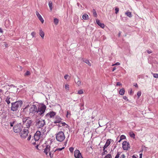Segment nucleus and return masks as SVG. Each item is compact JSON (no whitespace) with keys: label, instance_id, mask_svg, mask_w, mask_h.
Here are the masks:
<instances>
[{"label":"nucleus","instance_id":"412c9836","mask_svg":"<svg viewBox=\"0 0 158 158\" xmlns=\"http://www.w3.org/2000/svg\"><path fill=\"white\" fill-rule=\"evenodd\" d=\"M37 17L38 18L39 20L42 23H43L44 22V20L43 19L42 17L40 15H39V16H37Z\"/></svg>","mask_w":158,"mask_h":158},{"label":"nucleus","instance_id":"9d476101","mask_svg":"<svg viewBox=\"0 0 158 158\" xmlns=\"http://www.w3.org/2000/svg\"><path fill=\"white\" fill-rule=\"evenodd\" d=\"M41 134L40 131H38L34 135V139L35 141H38L40 139Z\"/></svg>","mask_w":158,"mask_h":158},{"label":"nucleus","instance_id":"ea45409f","mask_svg":"<svg viewBox=\"0 0 158 158\" xmlns=\"http://www.w3.org/2000/svg\"><path fill=\"white\" fill-rule=\"evenodd\" d=\"M83 92L82 90H79L78 91V94H83Z\"/></svg>","mask_w":158,"mask_h":158},{"label":"nucleus","instance_id":"f8f14e48","mask_svg":"<svg viewBox=\"0 0 158 158\" xmlns=\"http://www.w3.org/2000/svg\"><path fill=\"white\" fill-rule=\"evenodd\" d=\"M50 146L49 145H46V148L44 150V152L47 155H48V152H50Z\"/></svg>","mask_w":158,"mask_h":158},{"label":"nucleus","instance_id":"8fccbe9b","mask_svg":"<svg viewBox=\"0 0 158 158\" xmlns=\"http://www.w3.org/2000/svg\"><path fill=\"white\" fill-rule=\"evenodd\" d=\"M35 14H36V15H37V17L38 16H39V15H40L39 13L37 11H36V12H35Z\"/></svg>","mask_w":158,"mask_h":158},{"label":"nucleus","instance_id":"ddd939ff","mask_svg":"<svg viewBox=\"0 0 158 158\" xmlns=\"http://www.w3.org/2000/svg\"><path fill=\"white\" fill-rule=\"evenodd\" d=\"M96 21L97 23L98 24V25L100 26L101 28H104L105 27L104 24L103 23H101L99 20L98 19H96Z\"/></svg>","mask_w":158,"mask_h":158},{"label":"nucleus","instance_id":"a19ab883","mask_svg":"<svg viewBox=\"0 0 158 158\" xmlns=\"http://www.w3.org/2000/svg\"><path fill=\"white\" fill-rule=\"evenodd\" d=\"M141 92L138 91L137 92V96L138 98H139V97L141 95Z\"/></svg>","mask_w":158,"mask_h":158},{"label":"nucleus","instance_id":"b1692460","mask_svg":"<svg viewBox=\"0 0 158 158\" xmlns=\"http://www.w3.org/2000/svg\"><path fill=\"white\" fill-rule=\"evenodd\" d=\"M77 78L78 81L77 82H76V81H75V82L78 86H80L81 85V81L80 80V79L78 77H77Z\"/></svg>","mask_w":158,"mask_h":158},{"label":"nucleus","instance_id":"6e6d98bb","mask_svg":"<svg viewBox=\"0 0 158 158\" xmlns=\"http://www.w3.org/2000/svg\"><path fill=\"white\" fill-rule=\"evenodd\" d=\"M142 154L141 153L139 154V158H142Z\"/></svg>","mask_w":158,"mask_h":158},{"label":"nucleus","instance_id":"864d4df0","mask_svg":"<svg viewBox=\"0 0 158 158\" xmlns=\"http://www.w3.org/2000/svg\"><path fill=\"white\" fill-rule=\"evenodd\" d=\"M132 92V89H131V90H130V91L129 92V94H131Z\"/></svg>","mask_w":158,"mask_h":158},{"label":"nucleus","instance_id":"dca6fc26","mask_svg":"<svg viewBox=\"0 0 158 158\" xmlns=\"http://www.w3.org/2000/svg\"><path fill=\"white\" fill-rule=\"evenodd\" d=\"M12 99V98L8 97L6 98L5 101L9 105Z\"/></svg>","mask_w":158,"mask_h":158},{"label":"nucleus","instance_id":"c03bdc74","mask_svg":"<svg viewBox=\"0 0 158 158\" xmlns=\"http://www.w3.org/2000/svg\"><path fill=\"white\" fill-rule=\"evenodd\" d=\"M125 138L126 137L124 135H122L120 136V138L122 140L123 139H125Z\"/></svg>","mask_w":158,"mask_h":158},{"label":"nucleus","instance_id":"a18cd8bd","mask_svg":"<svg viewBox=\"0 0 158 158\" xmlns=\"http://www.w3.org/2000/svg\"><path fill=\"white\" fill-rule=\"evenodd\" d=\"M60 124V125H60V126H64L66 125V124L64 122Z\"/></svg>","mask_w":158,"mask_h":158},{"label":"nucleus","instance_id":"774afa93","mask_svg":"<svg viewBox=\"0 0 158 158\" xmlns=\"http://www.w3.org/2000/svg\"><path fill=\"white\" fill-rule=\"evenodd\" d=\"M133 158H136V157L134 155L132 156Z\"/></svg>","mask_w":158,"mask_h":158},{"label":"nucleus","instance_id":"052dcab7","mask_svg":"<svg viewBox=\"0 0 158 158\" xmlns=\"http://www.w3.org/2000/svg\"><path fill=\"white\" fill-rule=\"evenodd\" d=\"M4 45L6 47H7V46H8V44H7L5 43V44H4Z\"/></svg>","mask_w":158,"mask_h":158},{"label":"nucleus","instance_id":"4468645a","mask_svg":"<svg viewBox=\"0 0 158 158\" xmlns=\"http://www.w3.org/2000/svg\"><path fill=\"white\" fill-rule=\"evenodd\" d=\"M112 141V140L111 139H108L107 140L103 148H107L108 146L110 144L111 141Z\"/></svg>","mask_w":158,"mask_h":158},{"label":"nucleus","instance_id":"473e14b6","mask_svg":"<svg viewBox=\"0 0 158 158\" xmlns=\"http://www.w3.org/2000/svg\"><path fill=\"white\" fill-rule=\"evenodd\" d=\"M30 74V72L29 71H27L24 74L25 76H29Z\"/></svg>","mask_w":158,"mask_h":158},{"label":"nucleus","instance_id":"2eb2a0df","mask_svg":"<svg viewBox=\"0 0 158 158\" xmlns=\"http://www.w3.org/2000/svg\"><path fill=\"white\" fill-rule=\"evenodd\" d=\"M80 154H81V153H80L79 150H76L74 152V157L76 158H77Z\"/></svg>","mask_w":158,"mask_h":158},{"label":"nucleus","instance_id":"4c0bfd02","mask_svg":"<svg viewBox=\"0 0 158 158\" xmlns=\"http://www.w3.org/2000/svg\"><path fill=\"white\" fill-rule=\"evenodd\" d=\"M153 77L155 78H158V74L157 73H153Z\"/></svg>","mask_w":158,"mask_h":158},{"label":"nucleus","instance_id":"c756f323","mask_svg":"<svg viewBox=\"0 0 158 158\" xmlns=\"http://www.w3.org/2000/svg\"><path fill=\"white\" fill-rule=\"evenodd\" d=\"M93 13L94 16L96 17H97V15L96 12L95 10L94 9H93Z\"/></svg>","mask_w":158,"mask_h":158},{"label":"nucleus","instance_id":"1a4fd4ad","mask_svg":"<svg viewBox=\"0 0 158 158\" xmlns=\"http://www.w3.org/2000/svg\"><path fill=\"white\" fill-rule=\"evenodd\" d=\"M123 148L124 150H127L129 148H130V144L127 141H124L123 143Z\"/></svg>","mask_w":158,"mask_h":158},{"label":"nucleus","instance_id":"bf43d9fd","mask_svg":"<svg viewBox=\"0 0 158 158\" xmlns=\"http://www.w3.org/2000/svg\"><path fill=\"white\" fill-rule=\"evenodd\" d=\"M134 86L135 87H138V85L137 83H136L135 85H134Z\"/></svg>","mask_w":158,"mask_h":158},{"label":"nucleus","instance_id":"393cba45","mask_svg":"<svg viewBox=\"0 0 158 158\" xmlns=\"http://www.w3.org/2000/svg\"><path fill=\"white\" fill-rule=\"evenodd\" d=\"M106 148H103V152L102 153V156L107 154V150H105Z\"/></svg>","mask_w":158,"mask_h":158},{"label":"nucleus","instance_id":"3c124183","mask_svg":"<svg viewBox=\"0 0 158 158\" xmlns=\"http://www.w3.org/2000/svg\"><path fill=\"white\" fill-rule=\"evenodd\" d=\"M120 158H125V156L124 154H122L120 156Z\"/></svg>","mask_w":158,"mask_h":158},{"label":"nucleus","instance_id":"7c9ffc66","mask_svg":"<svg viewBox=\"0 0 158 158\" xmlns=\"http://www.w3.org/2000/svg\"><path fill=\"white\" fill-rule=\"evenodd\" d=\"M104 158H112V156L110 154H108L105 156Z\"/></svg>","mask_w":158,"mask_h":158},{"label":"nucleus","instance_id":"f03ea898","mask_svg":"<svg viewBox=\"0 0 158 158\" xmlns=\"http://www.w3.org/2000/svg\"><path fill=\"white\" fill-rule=\"evenodd\" d=\"M11 104V110L16 111H18L21 106L23 104V102L22 101H18L14 102H12Z\"/></svg>","mask_w":158,"mask_h":158},{"label":"nucleus","instance_id":"e433bc0d","mask_svg":"<svg viewBox=\"0 0 158 158\" xmlns=\"http://www.w3.org/2000/svg\"><path fill=\"white\" fill-rule=\"evenodd\" d=\"M74 148L73 147H70L69 148V150L71 152H73V151Z\"/></svg>","mask_w":158,"mask_h":158},{"label":"nucleus","instance_id":"5fc2aeb1","mask_svg":"<svg viewBox=\"0 0 158 158\" xmlns=\"http://www.w3.org/2000/svg\"><path fill=\"white\" fill-rule=\"evenodd\" d=\"M77 158H83V157H82L81 154H80Z\"/></svg>","mask_w":158,"mask_h":158},{"label":"nucleus","instance_id":"c85d7f7f","mask_svg":"<svg viewBox=\"0 0 158 158\" xmlns=\"http://www.w3.org/2000/svg\"><path fill=\"white\" fill-rule=\"evenodd\" d=\"M53 152L52 151H51L49 152V155L51 158H52L53 157Z\"/></svg>","mask_w":158,"mask_h":158},{"label":"nucleus","instance_id":"6e6552de","mask_svg":"<svg viewBox=\"0 0 158 158\" xmlns=\"http://www.w3.org/2000/svg\"><path fill=\"white\" fill-rule=\"evenodd\" d=\"M37 106L36 105H32L30 107L29 110L30 114L33 115L37 113Z\"/></svg>","mask_w":158,"mask_h":158},{"label":"nucleus","instance_id":"338daca9","mask_svg":"<svg viewBox=\"0 0 158 158\" xmlns=\"http://www.w3.org/2000/svg\"><path fill=\"white\" fill-rule=\"evenodd\" d=\"M122 140V139L120 138V139L118 141V142H120Z\"/></svg>","mask_w":158,"mask_h":158},{"label":"nucleus","instance_id":"de8ad7c7","mask_svg":"<svg viewBox=\"0 0 158 158\" xmlns=\"http://www.w3.org/2000/svg\"><path fill=\"white\" fill-rule=\"evenodd\" d=\"M123 98L126 101H128V99H127V98L126 96H124L123 97Z\"/></svg>","mask_w":158,"mask_h":158},{"label":"nucleus","instance_id":"5701e85b","mask_svg":"<svg viewBox=\"0 0 158 158\" xmlns=\"http://www.w3.org/2000/svg\"><path fill=\"white\" fill-rule=\"evenodd\" d=\"M125 92L124 89L123 88L121 89L119 91V94L121 95H123L124 94Z\"/></svg>","mask_w":158,"mask_h":158},{"label":"nucleus","instance_id":"9b49d317","mask_svg":"<svg viewBox=\"0 0 158 158\" xmlns=\"http://www.w3.org/2000/svg\"><path fill=\"white\" fill-rule=\"evenodd\" d=\"M56 113L54 112H51L47 113L45 115V117L48 118L49 117L51 118H53L55 115H56Z\"/></svg>","mask_w":158,"mask_h":158},{"label":"nucleus","instance_id":"f704fd0d","mask_svg":"<svg viewBox=\"0 0 158 158\" xmlns=\"http://www.w3.org/2000/svg\"><path fill=\"white\" fill-rule=\"evenodd\" d=\"M120 154V152H118L114 158H118Z\"/></svg>","mask_w":158,"mask_h":158},{"label":"nucleus","instance_id":"cd10ccee","mask_svg":"<svg viewBox=\"0 0 158 158\" xmlns=\"http://www.w3.org/2000/svg\"><path fill=\"white\" fill-rule=\"evenodd\" d=\"M48 5L50 10H52V2L51 1L49 2L48 3Z\"/></svg>","mask_w":158,"mask_h":158},{"label":"nucleus","instance_id":"69168bd1","mask_svg":"<svg viewBox=\"0 0 158 158\" xmlns=\"http://www.w3.org/2000/svg\"><path fill=\"white\" fill-rule=\"evenodd\" d=\"M3 90L1 89H0V93H2Z\"/></svg>","mask_w":158,"mask_h":158},{"label":"nucleus","instance_id":"4d7b16f0","mask_svg":"<svg viewBox=\"0 0 158 158\" xmlns=\"http://www.w3.org/2000/svg\"><path fill=\"white\" fill-rule=\"evenodd\" d=\"M121 33V31H119V33L118 34V37H120V36Z\"/></svg>","mask_w":158,"mask_h":158},{"label":"nucleus","instance_id":"aec40b11","mask_svg":"<svg viewBox=\"0 0 158 158\" xmlns=\"http://www.w3.org/2000/svg\"><path fill=\"white\" fill-rule=\"evenodd\" d=\"M125 15H126L127 16L129 17L130 18H131L132 17V14L131 12L130 11H127L125 13Z\"/></svg>","mask_w":158,"mask_h":158},{"label":"nucleus","instance_id":"09e8293b","mask_svg":"<svg viewBox=\"0 0 158 158\" xmlns=\"http://www.w3.org/2000/svg\"><path fill=\"white\" fill-rule=\"evenodd\" d=\"M147 52L148 54H150L152 53V51L151 50H147Z\"/></svg>","mask_w":158,"mask_h":158},{"label":"nucleus","instance_id":"37998d69","mask_svg":"<svg viewBox=\"0 0 158 158\" xmlns=\"http://www.w3.org/2000/svg\"><path fill=\"white\" fill-rule=\"evenodd\" d=\"M120 65V63L119 62H116L115 64H113L112 65V66H114V65Z\"/></svg>","mask_w":158,"mask_h":158},{"label":"nucleus","instance_id":"0e129e2a","mask_svg":"<svg viewBox=\"0 0 158 158\" xmlns=\"http://www.w3.org/2000/svg\"><path fill=\"white\" fill-rule=\"evenodd\" d=\"M28 106H27L24 109V110H25V109H26L27 108Z\"/></svg>","mask_w":158,"mask_h":158},{"label":"nucleus","instance_id":"a211bd4d","mask_svg":"<svg viewBox=\"0 0 158 158\" xmlns=\"http://www.w3.org/2000/svg\"><path fill=\"white\" fill-rule=\"evenodd\" d=\"M61 119L60 118L59 116H57L56 117V120L55 122V123H60L61 122Z\"/></svg>","mask_w":158,"mask_h":158},{"label":"nucleus","instance_id":"c9c22d12","mask_svg":"<svg viewBox=\"0 0 158 158\" xmlns=\"http://www.w3.org/2000/svg\"><path fill=\"white\" fill-rule=\"evenodd\" d=\"M115 14H117L118 12L119 9L118 8L116 7L115 9Z\"/></svg>","mask_w":158,"mask_h":158},{"label":"nucleus","instance_id":"13d9d810","mask_svg":"<svg viewBox=\"0 0 158 158\" xmlns=\"http://www.w3.org/2000/svg\"><path fill=\"white\" fill-rule=\"evenodd\" d=\"M116 69V67H114L113 68V69H112V71H114Z\"/></svg>","mask_w":158,"mask_h":158},{"label":"nucleus","instance_id":"2f4dec72","mask_svg":"<svg viewBox=\"0 0 158 158\" xmlns=\"http://www.w3.org/2000/svg\"><path fill=\"white\" fill-rule=\"evenodd\" d=\"M64 147H63L61 148H57L54 151V152H56V151H61L62 149H64Z\"/></svg>","mask_w":158,"mask_h":158},{"label":"nucleus","instance_id":"423d86ee","mask_svg":"<svg viewBox=\"0 0 158 158\" xmlns=\"http://www.w3.org/2000/svg\"><path fill=\"white\" fill-rule=\"evenodd\" d=\"M23 122L26 127L28 128L31 125L32 121L30 119L29 117H26L23 118Z\"/></svg>","mask_w":158,"mask_h":158},{"label":"nucleus","instance_id":"a878e982","mask_svg":"<svg viewBox=\"0 0 158 158\" xmlns=\"http://www.w3.org/2000/svg\"><path fill=\"white\" fill-rule=\"evenodd\" d=\"M54 22L55 24L57 25L59 23V20L56 18H55L54 19Z\"/></svg>","mask_w":158,"mask_h":158},{"label":"nucleus","instance_id":"680f3d73","mask_svg":"<svg viewBox=\"0 0 158 158\" xmlns=\"http://www.w3.org/2000/svg\"><path fill=\"white\" fill-rule=\"evenodd\" d=\"M46 131V130L44 129L43 131H42V132L44 133V132H45Z\"/></svg>","mask_w":158,"mask_h":158},{"label":"nucleus","instance_id":"7ed1b4c3","mask_svg":"<svg viewBox=\"0 0 158 158\" xmlns=\"http://www.w3.org/2000/svg\"><path fill=\"white\" fill-rule=\"evenodd\" d=\"M46 107L44 104H42L39 106L37 108L36 113L40 116H43L44 114V113L45 111Z\"/></svg>","mask_w":158,"mask_h":158},{"label":"nucleus","instance_id":"72a5a7b5","mask_svg":"<svg viewBox=\"0 0 158 158\" xmlns=\"http://www.w3.org/2000/svg\"><path fill=\"white\" fill-rule=\"evenodd\" d=\"M65 89L67 91L69 90V85L68 84H66L65 85Z\"/></svg>","mask_w":158,"mask_h":158},{"label":"nucleus","instance_id":"39448f33","mask_svg":"<svg viewBox=\"0 0 158 158\" xmlns=\"http://www.w3.org/2000/svg\"><path fill=\"white\" fill-rule=\"evenodd\" d=\"M56 138L57 141L60 142H62L65 138L64 132L62 131L59 132L56 134Z\"/></svg>","mask_w":158,"mask_h":158},{"label":"nucleus","instance_id":"0eeeda50","mask_svg":"<svg viewBox=\"0 0 158 158\" xmlns=\"http://www.w3.org/2000/svg\"><path fill=\"white\" fill-rule=\"evenodd\" d=\"M23 126L21 124L15 125L13 127L14 131L16 133H20L22 130Z\"/></svg>","mask_w":158,"mask_h":158},{"label":"nucleus","instance_id":"603ef678","mask_svg":"<svg viewBox=\"0 0 158 158\" xmlns=\"http://www.w3.org/2000/svg\"><path fill=\"white\" fill-rule=\"evenodd\" d=\"M122 85V84L120 82L117 83V85L120 86Z\"/></svg>","mask_w":158,"mask_h":158},{"label":"nucleus","instance_id":"e2e57ef3","mask_svg":"<svg viewBox=\"0 0 158 158\" xmlns=\"http://www.w3.org/2000/svg\"><path fill=\"white\" fill-rule=\"evenodd\" d=\"M2 31L1 28H0V32H2Z\"/></svg>","mask_w":158,"mask_h":158},{"label":"nucleus","instance_id":"58836bf2","mask_svg":"<svg viewBox=\"0 0 158 158\" xmlns=\"http://www.w3.org/2000/svg\"><path fill=\"white\" fill-rule=\"evenodd\" d=\"M35 34L36 33L34 31L32 32L31 33V35L32 36L33 38L35 36Z\"/></svg>","mask_w":158,"mask_h":158},{"label":"nucleus","instance_id":"6ab92c4d","mask_svg":"<svg viewBox=\"0 0 158 158\" xmlns=\"http://www.w3.org/2000/svg\"><path fill=\"white\" fill-rule=\"evenodd\" d=\"M89 16L86 14H84L82 15V18L84 20H87L88 19Z\"/></svg>","mask_w":158,"mask_h":158},{"label":"nucleus","instance_id":"49530a36","mask_svg":"<svg viewBox=\"0 0 158 158\" xmlns=\"http://www.w3.org/2000/svg\"><path fill=\"white\" fill-rule=\"evenodd\" d=\"M69 77V75L68 74H66L64 76V78L65 79H67V78Z\"/></svg>","mask_w":158,"mask_h":158},{"label":"nucleus","instance_id":"f3484780","mask_svg":"<svg viewBox=\"0 0 158 158\" xmlns=\"http://www.w3.org/2000/svg\"><path fill=\"white\" fill-rule=\"evenodd\" d=\"M39 35L41 38L43 39L44 38V33L43 31L41 29H40L39 30Z\"/></svg>","mask_w":158,"mask_h":158},{"label":"nucleus","instance_id":"bb28decb","mask_svg":"<svg viewBox=\"0 0 158 158\" xmlns=\"http://www.w3.org/2000/svg\"><path fill=\"white\" fill-rule=\"evenodd\" d=\"M130 136L134 138H135V135L134 133L132 132H131L129 133Z\"/></svg>","mask_w":158,"mask_h":158},{"label":"nucleus","instance_id":"f257e3e1","mask_svg":"<svg viewBox=\"0 0 158 158\" xmlns=\"http://www.w3.org/2000/svg\"><path fill=\"white\" fill-rule=\"evenodd\" d=\"M19 135L22 139H25L27 136H28L27 138V140L29 141L30 140L31 135L30 134H29V131L27 129L24 128L19 133Z\"/></svg>","mask_w":158,"mask_h":158},{"label":"nucleus","instance_id":"20e7f679","mask_svg":"<svg viewBox=\"0 0 158 158\" xmlns=\"http://www.w3.org/2000/svg\"><path fill=\"white\" fill-rule=\"evenodd\" d=\"M45 124L44 120L42 119H37L35 120V126L38 129H42Z\"/></svg>","mask_w":158,"mask_h":158},{"label":"nucleus","instance_id":"79ce46f5","mask_svg":"<svg viewBox=\"0 0 158 158\" xmlns=\"http://www.w3.org/2000/svg\"><path fill=\"white\" fill-rule=\"evenodd\" d=\"M14 122L13 121L12 122H10V126L11 127H12L13 126V125L14 124Z\"/></svg>","mask_w":158,"mask_h":158},{"label":"nucleus","instance_id":"4be33fe9","mask_svg":"<svg viewBox=\"0 0 158 158\" xmlns=\"http://www.w3.org/2000/svg\"><path fill=\"white\" fill-rule=\"evenodd\" d=\"M82 60L83 62H85L86 64H88L89 66H91V64L89 62V60H85L84 59H83Z\"/></svg>","mask_w":158,"mask_h":158}]
</instances>
